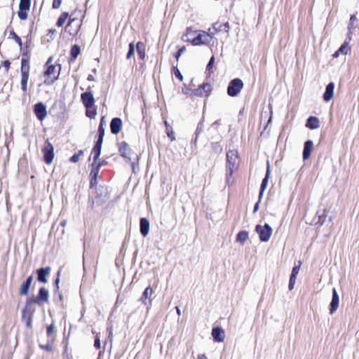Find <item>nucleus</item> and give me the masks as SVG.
<instances>
[{
    "label": "nucleus",
    "instance_id": "obj_1",
    "mask_svg": "<svg viewBox=\"0 0 359 359\" xmlns=\"http://www.w3.org/2000/svg\"><path fill=\"white\" fill-rule=\"evenodd\" d=\"M52 57H50L46 63V70L44 72V76L47 78L44 80L43 83L46 86L53 84L58 78L61 66L59 65V69L57 70L55 65L50 64Z\"/></svg>",
    "mask_w": 359,
    "mask_h": 359
},
{
    "label": "nucleus",
    "instance_id": "obj_2",
    "mask_svg": "<svg viewBox=\"0 0 359 359\" xmlns=\"http://www.w3.org/2000/svg\"><path fill=\"white\" fill-rule=\"evenodd\" d=\"M238 156L236 151L230 150L226 153V182L229 183L230 177L238 168Z\"/></svg>",
    "mask_w": 359,
    "mask_h": 359
},
{
    "label": "nucleus",
    "instance_id": "obj_3",
    "mask_svg": "<svg viewBox=\"0 0 359 359\" xmlns=\"http://www.w3.org/2000/svg\"><path fill=\"white\" fill-rule=\"evenodd\" d=\"M29 60L28 58H25L22 57L21 58V67H20V86L21 89L23 92H27V83L29 79Z\"/></svg>",
    "mask_w": 359,
    "mask_h": 359
},
{
    "label": "nucleus",
    "instance_id": "obj_4",
    "mask_svg": "<svg viewBox=\"0 0 359 359\" xmlns=\"http://www.w3.org/2000/svg\"><path fill=\"white\" fill-rule=\"evenodd\" d=\"M106 125H107V123L104 120V117L103 116V117H102V118L100 120V126L98 128L99 137H98V140H97L95 147H93L92 153H91V154L93 155V159H94L95 162L97 161V159L98 158V157L100 154L102 140H103V137L104 135V126H106Z\"/></svg>",
    "mask_w": 359,
    "mask_h": 359
},
{
    "label": "nucleus",
    "instance_id": "obj_5",
    "mask_svg": "<svg viewBox=\"0 0 359 359\" xmlns=\"http://www.w3.org/2000/svg\"><path fill=\"white\" fill-rule=\"evenodd\" d=\"M243 86L244 83L241 79H233L229 83L227 94L231 97H236L240 93Z\"/></svg>",
    "mask_w": 359,
    "mask_h": 359
},
{
    "label": "nucleus",
    "instance_id": "obj_6",
    "mask_svg": "<svg viewBox=\"0 0 359 359\" xmlns=\"http://www.w3.org/2000/svg\"><path fill=\"white\" fill-rule=\"evenodd\" d=\"M255 231L259 234L261 241L267 242L271 238L273 230L269 224H265L264 225L257 224Z\"/></svg>",
    "mask_w": 359,
    "mask_h": 359
},
{
    "label": "nucleus",
    "instance_id": "obj_7",
    "mask_svg": "<svg viewBox=\"0 0 359 359\" xmlns=\"http://www.w3.org/2000/svg\"><path fill=\"white\" fill-rule=\"evenodd\" d=\"M118 151L121 156L128 162H130L133 158H138L137 155L132 151L129 145L126 142L118 144Z\"/></svg>",
    "mask_w": 359,
    "mask_h": 359
},
{
    "label": "nucleus",
    "instance_id": "obj_8",
    "mask_svg": "<svg viewBox=\"0 0 359 359\" xmlns=\"http://www.w3.org/2000/svg\"><path fill=\"white\" fill-rule=\"evenodd\" d=\"M43 154V160L47 164H50L54 158V147L50 142L49 140H46L44 146L42 148Z\"/></svg>",
    "mask_w": 359,
    "mask_h": 359
},
{
    "label": "nucleus",
    "instance_id": "obj_9",
    "mask_svg": "<svg viewBox=\"0 0 359 359\" xmlns=\"http://www.w3.org/2000/svg\"><path fill=\"white\" fill-rule=\"evenodd\" d=\"M49 299V292L47 289L45 287H41L39 291V294L36 299H29L27 300V306H29L32 303H36L38 304H41L44 302H48Z\"/></svg>",
    "mask_w": 359,
    "mask_h": 359
},
{
    "label": "nucleus",
    "instance_id": "obj_10",
    "mask_svg": "<svg viewBox=\"0 0 359 359\" xmlns=\"http://www.w3.org/2000/svg\"><path fill=\"white\" fill-rule=\"evenodd\" d=\"M212 39V36L207 32L204 31H201L198 36L190 39L189 41L191 42V43L194 46H200L203 44H207L210 42V41Z\"/></svg>",
    "mask_w": 359,
    "mask_h": 359
},
{
    "label": "nucleus",
    "instance_id": "obj_11",
    "mask_svg": "<svg viewBox=\"0 0 359 359\" xmlns=\"http://www.w3.org/2000/svg\"><path fill=\"white\" fill-rule=\"evenodd\" d=\"M81 20L76 18H70L67 25V29H68V32L70 35L76 36L79 33L81 26Z\"/></svg>",
    "mask_w": 359,
    "mask_h": 359
},
{
    "label": "nucleus",
    "instance_id": "obj_12",
    "mask_svg": "<svg viewBox=\"0 0 359 359\" xmlns=\"http://www.w3.org/2000/svg\"><path fill=\"white\" fill-rule=\"evenodd\" d=\"M211 91V86L208 83H204L198 86V88H196L191 90V95L195 96H208Z\"/></svg>",
    "mask_w": 359,
    "mask_h": 359
},
{
    "label": "nucleus",
    "instance_id": "obj_13",
    "mask_svg": "<svg viewBox=\"0 0 359 359\" xmlns=\"http://www.w3.org/2000/svg\"><path fill=\"white\" fill-rule=\"evenodd\" d=\"M34 113L39 120L43 121L47 115L46 106L41 102L36 104L34 105Z\"/></svg>",
    "mask_w": 359,
    "mask_h": 359
},
{
    "label": "nucleus",
    "instance_id": "obj_14",
    "mask_svg": "<svg viewBox=\"0 0 359 359\" xmlns=\"http://www.w3.org/2000/svg\"><path fill=\"white\" fill-rule=\"evenodd\" d=\"M50 271L51 268L50 266L38 269L36 270V273L38 275V281L43 283H47V276L50 274Z\"/></svg>",
    "mask_w": 359,
    "mask_h": 359
},
{
    "label": "nucleus",
    "instance_id": "obj_15",
    "mask_svg": "<svg viewBox=\"0 0 359 359\" xmlns=\"http://www.w3.org/2000/svg\"><path fill=\"white\" fill-rule=\"evenodd\" d=\"M339 297L335 288L332 289V298L330 304V313L332 315L339 307Z\"/></svg>",
    "mask_w": 359,
    "mask_h": 359
},
{
    "label": "nucleus",
    "instance_id": "obj_16",
    "mask_svg": "<svg viewBox=\"0 0 359 359\" xmlns=\"http://www.w3.org/2000/svg\"><path fill=\"white\" fill-rule=\"evenodd\" d=\"M358 26V19L355 15H352L350 18V21L348 25V34L347 38L348 41H351L352 35L355 31V29Z\"/></svg>",
    "mask_w": 359,
    "mask_h": 359
},
{
    "label": "nucleus",
    "instance_id": "obj_17",
    "mask_svg": "<svg viewBox=\"0 0 359 359\" xmlns=\"http://www.w3.org/2000/svg\"><path fill=\"white\" fill-rule=\"evenodd\" d=\"M82 102L86 109H90L94 104V97L90 92H85L81 95Z\"/></svg>",
    "mask_w": 359,
    "mask_h": 359
},
{
    "label": "nucleus",
    "instance_id": "obj_18",
    "mask_svg": "<svg viewBox=\"0 0 359 359\" xmlns=\"http://www.w3.org/2000/svg\"><path fill=\"white\" fill-rule=\"evenodd\" d=\"M212 336L214 339V341L222 342L225 338V333L222 327H214L212 330Z\"/></svg>",
    "mask_w": 359,
    "mask_h": 359
},
{
    "label": "nucleus",
    "instance_id": "obj_19",
    "mask_svg": "<svg viewBox=\"0 0 359 359\" xmlns=\"http://www.w3.org/2000/svg\"><path fill=\"white\" fill-rule=\"evenodd\" d=\"M350 41L348 40V38L346 37V39L344 42V43L341 46V47L334 53L333 57H337L339 56V53H341L343 55H347L351 53V47L348 46V43Z\"/></svg>",
    "mask_w": 359,
    "mask_h": 359
},
{
    "label": "nucleus",
    "instance_id": "obj_20",
    "mask_svg": "<svg viewBox=\"0 0 359 359\" xmlns=\"http://www.w3.org/2000/svg\"><path fill=\"white\" fill-rule=\"evenodd\" d=\"M33 276H29L26 281L23 283L19 289V293L21 295H27L29 292V289L33 280Z\"/></svg>",
    "mask_w": 359,
    "mask_h": 359
},
{
    "label": "nucleus",
    "instance_id": "obj_21",
    "mask_svg": "<svg viewBox=\"0 0 359 359\" xmlns=\"http://www.w3.org/2000/svg\"><path fill=\"white\" fill-rule=\"evenodd\" d=\"M269 175H270V170H269V165L268 164L265 177L262 180L261 187H260L259 196V200H261V198H262L264 192L268 185Z\"/></svg>",
    "mask_w": 359,
    "mask_h": 359
},
{
    "label": "nucleus",
    "instance_id": "obj_22",
    "mask_svg": "<svg viewBox=\"0 0 359 359\" xmlns=\"http://www.w3.org/2000/svg\"><path fill=\"white\" fill-rule=\"evenodd\" d=\"M153 293H154L153 289L150 286H148L147 287H146V289L143 292L142 297L140 298L139 301L141 302L142 303H143L144 305H147V299H149V303L151 302L150 297L153 294Z\"/></svg>",
    "mask_w": 359,
    "mask_h": 359
},
{
    "label": "nucleus",
    "instance_id": "obj_23",
    "mask_svg": "<svg viewBox=\"0 0 359 359\" xmlns=\"http://www.w3.org/2000/svg\"><path fill=\"white\" fill-rule=\"evenodd\" d=\"M334 84V83H330L325 88V91L323 94V100L325 102H329L333 97Z\"/></svg>",
    "mask_w": 359,
    "mask_h": 359
},
{
    "label": "nucleus",
    "instance_id": "obj_24",
    "mask_svg": "<svg viewBox=\"0 0 359 359\" xmlns=\"http://www.w3.org/2000/svg\"><path fill=\"white\" fill-rule=\"evenodd\" d=\"M313 142L311 140H307L304 143V150H303V158L306 160L309 158L311 153L313 150Z\"/></svg>",
    "mask_w": 359,
    "mask_h": 359
},
{
    "label": "nucleus",
    "instance_id": "obj_25",
    "mask_svg": "<svg viewBox=\"0 0 359 359\" xmlns=\"http://www.w3.org/2000/svg\"><path fill=\"white\" fill-rule=\"evenodd\" d=\"M140 233L143 236H146L148 235L149 231V222L146 218H141L140 221Z\"/></svg>",
    "mask_w": 359,
    "mask_h": 359
},
{
    "label": "nucleus",
    "instance_id": "obj_26",
    "mask_svg": "<svg viewBox=\"0 0 359 359\" xmlns=\"http://www.w3.org/2000/svg\"><path fill=\"white\" fill-rule=\"evenodd\" d=\"M306 127L311 130L318 128L320 127L318 118L316 116H310L306 121Z\"/></svg>",
    "mask_w": 359,
    "mask_h": 359
},
{
    "label": "nucleus",
    "instance_id": "obj_27",
    "mask_svg": "<svg viewBox=\"0 0 359 359\" xmlns=\"http://www.w3.org/2000/svg\"><path fill=\"white\" fill-rule=\"evenodd\" d=\"M122 120L120 118H114L113 120V133L118 134L122 128Z\"/></svg>",
    "mask_w": 359,
    "mask_h": 359
},
{
    "label": "nucleus",
    "instance_id": "obj_28",
    "mask_svg": "<svg viewBox=\"0 0 359 359\" xmlns=\"http://www.w3.org/2000/svg\"><path fill=\"white\" fill-rule=\"evenodd\" d=\"M137 54L140 59L143 60L145 57V46L142 42L139 41L136 45Z\"/></svg>",
    "mask_w": 359,
    "mask_h": 359
},
{
    "label": "nucleus",
    "instance_id": "obj_29",
    "mask_svg": "<svg viewBox=\"0 0 359 359\" xmlns=\"http://www.w3.org/2000/svg\"><path fill=\"white\" fill-rule=\"evenodd\" d=\"M248 239V233L245 231H240L236 236V241L243 244Z\"/></svg>",
    "mask_w": 359,
    "mask_h": 359
},
{
    "label": "nucleus",
    "instance_id": "obj_30",
    "mask_svg": "<svg viewBox=\"0 0 359 359\" xmlns=\"http://www.w3.org/2000/svg\"><path fill=\"white\" fill-rule=\"evenodd\" d=\"M164 123H165V126L166 128V133H167L168 137L170 139L171 141L175 140V134H174L172 127L168 123L167 121H165Z\"/></svg>",
    "mask_w": 359,
    "mask_h": 359
},
{
    "label": "nucleus",
    "instance_id": "obj_31",
    "mask_svg": "<svg viewBox=\"0 0 359 359\" xmlns=\"http://www.w3.org/2000/svg\"><path fill=\"white\" fill-rule=\"evenodd\" d=\"M80 47L78 45H74L70 50L71 60H74L80 53Z\"/></svg>",
    "mask_w": 359,
    "mask_h": 359
},
{
    "label": "nucleus",
    "instance_id": "obj_32",
    "mask_svg": "<svg viewBox=\"0 0 359 359\" xmlns=\"http://www.w3.org/2000/svg\"><path fill=\"white\" fill-rule=\"evenodd\" d=\"M69 16V15L67 12L62 13L57 19V21L56 23L57 26L59 27H62Z\"/></svg>",
    "mask_w": 359,
    "mask_h": 359
},
{
    "label": "nucleus",
    "instance_id": "obj_33",
    "mask_svg": "<svg viewBox=\"0 0 359 359\" xmlns=\"http://www.w3.org/2000/svg\"><path fill=\"white\" fill-rule=\"evenodd\" d=\"M31 0H20L19 4L20 10H29Z\"/></svg>",
    "mask_w": 359,
    "mask_h": 359
},
{
    "label": "nucleus",
    "instance_id": "obj_34",
    "mask_svg": "<svg viewBox=\"0 0 359 359\" xmlns=\"http://www.w3.org/2000/svg\"><path fill=\"white\" fill-rule=\"evenodd\" d=\"M99 166H100V164L98 165H97L96 168H93L90 172V176L91 177V181H90L91 187L93 186V180H95L97 177Z\"/></svg>",
    "mask_w": 359,
    "mask_h": 359
},
{
    "label": "nucleus",
    "instance_id": "obj_35",
    "mask_svg": "<svg viewBox=\"0 0 359 359\" xmlns=\"http://www.w3.org/2000/svg\"><path fill=\"white\" fill-rule=\"evenodd\" d=\"M83 154V150H79L78 151V153L74 154L69 159V161L72 162V163H77L79 159H80V157Z\"/></svg>",
    "mask_w": 359,
    "mask_h": 359
},
{
    "label": "nucleus",
    "instance_id": "obj_36",
    "mask_svg": "<svg viewBox=\"0 0 359 359\" xmlns=\"http://www.w3.org/2000/svg\"><path fill=\"white\" fill-rule=\"evenodd\" d=\"M9 37L13 39L15 41V42L19 45V46L22 47L21 39L14 32V31H11L10 32Z\"/></svg>",
    "mask_w": 359,
    "mask_h": 359
},
{
    "label": "nucleus",
    "instance_id": "obj_37",
    "mask_svg": "<svg viewBox=\"0 0 359 359\" xmlns=\"http://www.w3.org/2000/svg\"><path fill=\"white\" fill-rule=\"evenodd\" d=\"M212 149L216 153V154H220L222 151V146L220 145L217 142H215L212 144Z\"/></svg>",
    "mask_w": 359,
    "mask_h": 359
},
{
    "label": "nucleus",
    "instance_id": "obj_38",
    "mask_svg": "<svg viewBox=\"0 0 359 359\" xmlns=\"http://www.w3.org/2000/svg\"><path fill=\"white\" fill-rule=\"evenodd\" d=\"M29 306H27V304L26 307L25 309H23L22 311V320H24V321L27 320L28 315H32V313H30V311L29 310Z\"/></svg>",
    "mask_w": 359,
    "mask_h": 359
},
{
    "label": "nucleus",
    "instance_id": "obj_39",
    "mask_svg": "<svg viewBox=\"0 0 359 359\" xmlns=\"http://www.w3.org/2000/svg\"><path fill=\"white\" fill-rule=\"evenodd\" d=\"M28 10H20L18 12V15L20 20H26L28 17L27 11Z\"/></svg>",
    "mask_w": 359,
    "mask_h": 359
},
{
    "label": "nucleus",
    "instance_id": "obj_40",
    "mask_svg": "<svg viewBox=\"0 0 359 359\" xmlns=\"http://www.w3.org/2000/svg\"><path fill=\"white\" fill-rule=\"evenodd\" d=\"M134 53H135V46H134L133 43H130L129 44V50L128 51L126 58L130 59L131 57V56L134 54Z\"/></svg>",
    "mask_w": 359,
    "mask_h": 359
},
{
    "label": "nucleus",
    "instance_id": "obj_41",
    "mask_svg": "<svg viewBox=\"0 0 359 359\" xmlns=\"http://www.w3.org/2000/svg\"><path fill=\"white\" fill-rule=\"evenodd\" d=\"M194 32H195L192 31L191 27H188L187 29L186 34L182 36V40L184 41H189L190 39L188 38L189 35L191 34V33H194Z\"/></svg>",
    "mask_w": 359,
    "mask_h": 359
},
{
    "label": "nucleus",
    "instance_id": "obj_42",
    "mask_svg": "<svg viewBox=\"0 0 359 359\" xmlns=\"http://www.w3.org/2000/svg\"><path fill=\"white\" fill-rule=\"evenodd\" d=\"M56 33V30L55 29H50L48 30V33L46 36L48 37V41L53 40Z\"/></svg>",
    "mask_w": 359,
    "mask_h": 359
},
{
    "label": "nucleus",
    "instance_id": "obj_43",
    "mask_svg": "<svg viewBox=\"0 0 359 359\" xmlns=\"http://www.w3.org/2000/svg\"><path fill=\"white\" fill-rule=\"evenodd\" d=\"M173 71H174V74L175 75V76L179 79L180 81H182L183 80V76L182 75L180 71L179 70V69L177 67H175L173 68Z\"/></svg>",
    "mask_w": 359,
    "mask_h": 359
},
{
    "label": "nucleus",
    "instance_id": "obj_44",
    "mask_svg": "<svg viewBox=\"0 0 359 359\" xmlns=\"http://www.w3.org/2000/svg\"><path fill=\"white\" fill-rule=\"evenodd\" d=\"M229 25L228 22H226L223 25H220L219 27H218V29L219 31H222V30H224L225 32H229Z\"/></svg>",
    "mask_w": 359,
    "mask_h": 359
},
{
    "label": "nucleus",
    "instance_id": "obj_45",
    "mask_svg": "<svg viewBox=\"0 0 359 359\" xmlns=\"http://www.w3.org/2000/svg\"><path fill=\"white\" fill-rule=\"evenodd\" d=\"M295 282H296V278L290 276V282H289V285H288V289L290 290H292L294 288Z\"/></svg>",
    "mask_w": 359,
    "mask_h": 359
},
{
    "label": "nucleus",
    "instance_id": "obj_46",
    "mask_svg": "<svg viewBox=\"0 0 359 359\" xmlns=\"http://www.w3.org/2000/svg\"><path fill=\"white\" fill-rule=\"evenodd\" d=\"M54 331H55V326L52 323L49 326H48V327H47V334H48V337H52L53 334L54 333Z\"/></svg>",
    "mask_w": 359,
    "mask_h": 359
},
{
    "label": "nucleus",
    "instance_id": "obj_47",
    "mask_svg": "<svg viewBox=\"0 0 359 359\" xmlns=\"http://www.w3.org/2000/svg\"><path fill=\"white\" fill-rule=\"evenodd\" d=\"M300 266H296L292 268L291 275L292 277H297L299 271Z\"/></svg>",
    "mask_w": 359,
    "mask_h": 359
},
{
    "label": "nucleus",
    "instance_id": "obj_48",
    "mask_svg": "<svg viewBox=\"0 0 359 359\" xmlns=\"http://www.w3.org/2000/svg\"><path fill=\"white\" fill-rule=\"evenodd\" d=\"M186 50V47L185 46H182L181 47L178 51L175 54V57L177 59V60H179V57H180V55Z\"/></svg>",
    "mask_w": 359,
    "mask_h": 359
},
{
    "label": "nucleus",
    "instance_id": "obj_49",
    "mask_svg": "<svg viewBox=\"0 0 359 359\" xmlns=\"http://www.w3.org/2000/svg\"><path fill=\"white\" fill-rule=\"evenodd\" d=\"M62 0H53V8L57 9L59 8L61 6Z\"/></svg>",
    "mask_w": 359,
    "mask_h": 359
},
{
    "label": "nucleus",
    "instance_id": "obj_50",
    "mask_svg": "<svg viewBox=\"0 0 359 359\" xmlns=\"http://www.w3.org/2000/svg\"><path fill=\"white\" fill-rule=\"evenodd\" d=\"M40 347L42 349L46 350L47 351H52V344H50L49 343H48L46 345L40 344Z\"/></svg>",
    "mask_w": 359,
    "mask_h": 359
},
{
    "label": "nucleus",
    "instance_id": "obj_51",
    "mask_svg": "<svg viewBox=\"0 0 359 359\" xmlns=\"http://www.w3.org/2000/svg\"><path fill=\"white\" fill-rule=\"evenodd\" d=\"M202 130H203V124H202V123H199L197 126L196 133H195L196 136H198L199 134L202 132Z\"/></svg>",
    "mask_w": 359,
    "mask_h": 359
},
{
    "label": "nucleus",
    "instance_id": "obj_52",
    "mask_svg": "<svg viewBox=\"0 0 359 359\" xmlns=\"http://www.w3.org/2000/svg\"><path fill=\"white\" fill-rule=\"evenodd\" d=\"M95 114H96V112L95 111H91V110H90V109H87L86 115L88 117L93 118L95 116Z\"/></svg>",
    "mask_w": 359,
    "mask_h": 359
},
{
    "label": "nucleus",
    "instance_id": "obj_53",
    "mask_svg": "<svg viewBox=\"0 0 359 359\" xmlns=\"http://www.w3.org/2000/svg\"><path fill=\"white\" fill-rule=\"evenodd\" d=\"M214 62H215V58L214 57L212 56L210 60H209V62L208 63L207 65V69H210L212 66H213V64H214Z\"/></svg>",
    "mask_w": 359,
    "mask_h": 359
},
{
    "label": "nucleus",
    "instance_id": "obj_54",
    "mask_svg": "<svg viewBox=\"0 0 359 359\" xmlns=\"http://www.w3.org/2000/svg\"><path fill=\"white\" fill-rule=\"evenodd\" d=\"M28 327H32V315H28L27 320H25Z\"/></svg>",
    "mask_w": 359,
    "mask_h": 359
},
{
    "label": "nucleus",
    "instance_id": "obj_55",
    "mask_svg": "<svg viewBox=\"0 0 359 359\" xmlns=\"http://www.w3.org/2000/svg\"><path fill=\"white\" fill-rule=\"evenodd\" d=\"M94 346H95V347L96 348H100V339L98 337H96V339L95 340Z\"/></svg>",
    "mask_w": 359,
    "mask_h": 359
},
{
    "label": "nucleus",
    "instance_id": "obj_56",
    "mask_svg": "<svg viewBox=\"0 0 359 359\" xmlns=\"http://www.w3.org/2000/svg\"><path fill=\"white\" fill-rule=\"evenodd\" d=\"M182 92L186 95H191V90L188 88H182Z\"/></svg>",
    "mask_w": 359,
    "mask_h": 359
},
{
    "label": "nucleus",
    "instance_id": "obj_57",
    "mask_svg": "<svg viewBox=\"0 0 359 359\" xmlns=\"http://www.w3.org/2000/svg\"><path fill=\"white\" fill-rule=\"evenodd\" d=\"M259 201H260V200L259 199ZM259 201H258V202H257L255 203V205L254 206V212H257L258 210V209H259Z\"/></svg>",
    "mask_w": 359,
    "mask_h": 359
},
{
    "label": "nucleus",
    "instance_id": "obj_58",
    "mask_svg": "<svg viewBox=\"0 0 359 359\" xmlns=\"http://www.w3.org/2000/svg\"><path fill=\"white\" fill-rule=\"evenodd\" d=\"M4 66L8 69L10 66V62L8 60L4 61Z\"/></svg>",
    "mask_w": 359,
    "mask_h": 359
},
{
    "label": "nucleus",
    "instance_id": "obj_59",
    "mask_svg": "<svg viewBox=\"0 0 359 359\" xmlns=\"http://www.w3.org/2000/svg\"><path fill=\"white\" fill-rule=\"evenodd\" d=\"M198 359H208L207 356L205 354H200L198 356Z\"/></svg>",
    "mask_w": 359,
    "mask_h": 359
},
{
    "label": "nucleus",
    "instance_id": "obj_60",
    "mask_svg": "<svg viewBox=\"0 0 359 359\" xmlns=\"http://www.w3.org/2000/svg\"><path fill=\"white\" fill-rule=\"evenodd\" d=\"M176 311L178 316L181 315V310L178 306H176Z\"/></svg>",
    "mask_w": 359,
    "mask_h": 359
},
{
    "label": "nucleus",
    "instance_id": "obj_61",
    "mask_svg": "<svg viewBox=\"0 0 359 359\" xmlns=\"http://www.w3.org/2000/svg\"><path fill=\"white\" fill-rule=\"evenodd\" d=\"M59 282H60V278L59 277L55 280V285H56V287H57V289H58V284H59Z\"/></svg>",
    "mask_w": 359,
    "mask_h": 359
},
{
    "label": "nucleus",
    "instance_id": "obj_62",
    "mask_svg": "<svg viewBox=\"0 0 359 359\" xmlns=\"http://www.w3.org/2000/svg\"><path fill=\"white\" fill-rule=\"evenodd\" d=\"M197 138H198V136H196L195 140L192 141V144H194V145H196V144Z\"/></svg>",
    "mask_w": 359,
    "mask_h": 359
},
{
    "label": "nucleus",
    "instance_id": "obj_63",
    "mask_svg": "<svg viewBox=\"0 0 359 359\" xmlns=\"http://www.w3.org/2000/svg\"><path fill=\"white\" fill-rule=\"evenodd\" d=\"M88 79L89 81H93V76H92V75H89V76H88Z\"/></svg>",
    "mask_w": 359,
    "mask_h": 359
},
{
    "label": "nucleus",
    "instance_id": "obj_64",
    "mask_svg": "<svg viewBox=\"0 0 359 359\" xmlns=\"http://www.w3.org/2000/svg\"><path fill=\"white\" fill-rule=\"evenodd\" d=\"M109 126H110L111 130L112 131V121H111V122L109 123Z\"/></svg>",
    "mask_w": 359,
    "mask_h": 359
}]
</instances>
